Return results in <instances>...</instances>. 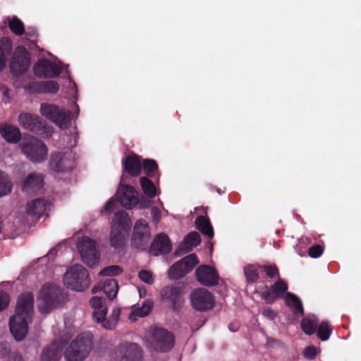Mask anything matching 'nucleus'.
<instances>
[{"instance_id": "nucleus-1", "label": "nucleus", "mask_w": 361, "mask_h": 361, "mask_svg": "<svg viewBox=\"0 0 361 361\" xmlns=\"http://www.w3.org/2000/svg\"><path fill=\"white\" fill-rule=\"evenodd\" d=\"M34 307L32 294H22L16 304V314L10 318V331L16 341H22L28 331V324L32 320Z\"/></svg>"}, {"instance_id": "nucleus-2", "label": "nucleus", "mask_w": 361, "mask_h": 361, "mask_svg": "<svg viewBox=\"0 0 361 361\" xmlns=\"http://www.w3.org/2000/svg\"><path fill=\"white\" fill-rule=\"evenodd\" d=\"M18 147L22 154L32 163H42L47 158V147L42 140L32 135L25 136Z\"/></svg>"}, {"instance_id": "nucleus-3", "label": "nucleus", "mask_w": 361, "mask_h": 361, "mask_svg": "<svg viewBox=\"0 0 361 361\" xmlns=\"http://www.w3.org/2000/svg\"><path fill=\"white\" fill-rule=\"evenodd\" d=\"M92 347V336L86 332L78 336L64 353L66 361H83L90 354Z\"/></svg>"}, {"instance_id": "nucleus-4", "label": "nucleus", "mask_w": 361, "mask_h": 361, "mask_svg": "<svg viewBox=\"0 0 361 361\" xmlns=\"http://www.w3.org/2000/svg\"><path fill=\"white\" fill-rule=\"evenodd\" d=\"M61 290L53 282H47L42 285L38 296V308L41 313L46 314L55 308L60 302Z\"/></svg>"}, {"instance_id": "nucleus-5", "label": "nucleus", "mask_w": 361, "mask_h": 361, "mask_svg": "<svg viewBox=\"0 0 361 361\" xmlns=\"http://www.w3.org/2000/svg\"><path fill=\"white\" fill-rule=\"evenodd\" d=\"M131 226L132 221L128 214L125 212L116 214L111 225L109 239L112 247L118 248L124 244L126 235L130 230Z\"/></svg>"}, {"instance_id": "nucleus-6", "label": "nucleus", "mask_w": 361, "mask_h": 361, "mask_svg": "<svg viewBox=\"0 0 361 361\" xmlns=\"http://www.w3.org/2000/svg\"><path fill=\"white\" fill-rule=\"evenodd\" d=\"M64 285L76 291H82L90 285V279L87 270L81 264L69 267L63 276Z\"/></svg>"}, {"instance_id": "nucleus-7", "label": "nucleus", "mask_w": 361, "mask_h": 361, "mask_svg": "<svg viewBox=\"0 0 361 361\" xmlns=\"http://www.w3.org/2000/svg\"><path fill=\"white\" fill-rule=\"evenodd\" d=\"M76 248L82 261L88 267H92L99 264L100 255L97 242L87 236L78 240Z\"/></svg>"}, {"instance_id": "nucleus-8", "label": "nucleus", "mask_w": 361, "mask_h": 361, "mask_svg": "<svg viewBox=\"0 0 361 361\" xmlns=\"http://www.w3.org/2000/svg\"><path fill=\"white\" fill-rule=\"evenodd\" d=\"M146 345L156 351L166 352L173 346V336L164 329L154 328L150 330Z\"/></svg>"}, {"instance_id": "nucleus-9", "label": "nucleus", "mask_w": 361, "mask_h": 361, "mask_svg": "<svg viewBox=\"0 0 361 361\" xmlns=\"http://www.w3.org/2000/svg\"><path fill=\"white\" fill-rule=\"evenodd\" d=\"M18 121L23 128L42 137H49L52 135V128L48 126L37 115L22 113L18 116Z\"/></svg>"}, {"instance_id": "nucleus-10", "label": "nucleus", "mask_w": 361, "mask_h": 361, "mask_svg": "<svg viewBox=\"0 0 361 361\" xmlns=\"http://www.w3.org/2000/svg\"><path fill=\"white\" fill-rule=\"evenodd\" d=\"M39 112L43 116L51 120L61 129H67L71 125L69 113L64 109H59L54 104H42Z\"/></svg>"}, {"instance_id": "nucleus-11", "label": "nucleus", "mask_w": 361, "mask_h": 361, "mask_svg": "<svg viewBox=\"0 0 361 361\" xmlns=\"http://www.w3.org/2000/svg\"><path fill=\"white\" fill-rule=\"evenodd\" d=\"M111 361H142L141 348L134 343H126L120 345L111 355Z\"/></svg>"}, {"instance_id": "nucleus-12", "label": "nucleus", "mask_w": 361, "mask_h": 361, "mask_svg": "<svg viewBox=\"0 0 361 361\" xmlns=\"http://www.w3.org/2000/svg\"><path fill=\"white\" fill-rule=\"evenodd\" d=\"M30 65L29 54L23 47L16 48L10 63L11 73L16 76L23 75Z\"/></svg>"}, {"instance_id": "nucleus-13", "label": "nucleus", "mask_w": 361, "mask_h": 361, "mask_svg": "<svg viewBox=\"0 0 361 361\" xmlns=\"http://www.w3.org/2000/svg\"><path fill=\"white\" fill-rule=\"evenodd\" d=\"M151 235L150 228L146 220L138 219L135 225L131 243L137 249H144L149 243Z\"/></svg>"}, {"instance_id": "nucleus-14", "label": "nucleus", "mask_w": 361, "mask_h": 361, "mask_svg": "<svg viewBox=\"0 0 361 361\" xmlns=\"http://www.w3.org/2000/svg\"><path fill=\"white\" fill-rule=\"evenodd\" d=\"M190 299L192 307L198 311L210 310L214 305L213 295L205 288H198L192 291Z\"/></svg>"}, {"instance_id": "nucleus-15", "label": "nucleus", "mask_w": 361, "mask_h": 361, "mask_svg": "<svg viewBox=\"0 0 361 361\" xmlns=\"http://www.w3.org/2000/svg\"><path fill=\"white\" fill-rule=\"evenodd\" d=\"M115 196L121 206L126 209H131L138 203L137 191L128 185L121 184Z\"/></svg>"}, {"instance_id": "nucleus-16", "label": "nucleus", "mask_w": 361, "mask_h": 361, "mask_svg": "<svg viewBox=\"0 0 361 361\" xmlns=\"http://www.w3.org/2000/svg\"><path fill=\"white\" fill-rule=\"evenodd\" d=\"M49 166L56 172L70 171L74 167V158L71 153H53L51 156Z\"/></svg>"}, {"instance_id": "nucleus-17", "label": "nucleus", "mask_w": 361, "mask_h": 361, "mask_svg": "<svg viewBox=\"0 0 361 361\" xmlns=\"http://www.w3.org/2000/svg\"><path fill=\"white\" fill-rule=\"evenodd\" d=\"M33 71L37 77L54 78L61 73V67L47 59H40L34 65Z\"/></svg>"}, {"instance_id": "nucleus-18", "label": "nucleus", "mask_w": 361, "mask_h": 361, "mask_svg": "<svg viewBox=\"0 0 361 361\" xmlns=\"http://www.w3.org/2000/svg\"><path fill=\"white\" fill-rule=\"evenodd\" d=\"M172 245L168 235L161 233L155 235L149 247V253L154 256L165 255L171 252Z\"/></svg>"}, {"instance_id": "nucleus-19", "label": "nucleus", "mask_w": 361, "mask_h": 361, "mask_svg": "<svg viewBox=\"0 0 361 361\" xmlns=\"http://www.w3.org/2000/svg\"><path fill=\"white\" fill-rule=\"evenodd\" d=\"M196 279L201 284L212 286L217 283L219 276L216 270L208 265H201L195 271Z\"/></svg>"}, {"instance_id": "nucleus-20", "label": "nucleus", "mask_w": 361, "mask_h": 361, "mask_svg": "<svg viewBox=\"0 0 361 361\" xmlns=\"http://www.w3.org/2000/svg\"><path fill=\"white\" fill-rule=\"evenodd\" d=\"M43 185V176L41 173H31L24 180L22 190L25 193H33L39 191Z\"/></svg>"}, {"instance_id": "nucleus-21", "label": "nucleus", "mask_w": 361, "mask_h": 361, "mask_svg": "<svg viewBox=\"0 0 361 361\" xmlns=\"http://www.w3.org/2000/svg\"><path fill=\"white\" fill-rule=\"evenodd\" d=\"M0 135L6 142L12 144L18 143L21 139L20 129L7 123L0 124Z\"/></svg>"}, {"instance_id": "nucleus-22", "label": "nucleus", "mask_w": 361, "mask_h": 361, "mask_svg": "<svg viewBox=\"0 0 361 361\" xmlns=\"http://www.w3.org/2000/svg\"><path fill=\"white\" fill-rule=\"evenodd\" d=\"M101 290H103V292L110 300H113L117 295L118 290V283L115 279H105L103 281L99 282L92 288V293H95Z\"/></svg>"}, {"instance_id": "nucleus-23", "label": "nucleus", "mask_w": 361, "mask_h": 361, "mask_svg": "<svg viewBox=\"0 0 361 361\" xmlns=\"http://www.w3.org/2000/svg\"><path fill=\"white\" fill-rule=\"evenodd\" d=\"M63 345L55 341L45 348L41 355V361H58L61 356Z\"/></svg>"}, {"instance_id": "nucleus-24", "label": "nucleus", "mask_w": 361, "mask_h": 361, "mask_svg": "<svg viewBox=\"0 0 361 361\" xmlns=\"http://www.w3.org/2000/svg\"><path fill=\"white\" fill-rule=\"evenodd\" d=\"M287 284L279 280L276 282L265 293L262 294V298L267 303L273 302L276 298L281 296L282 294L287 290Z\"/></svg>"}, {"instance_id": "nucleus-25", "label": "nucleus", "mask_w": 361, "mask_h": 361, "mask_svg": "<svg viewBox=\"0 0 361 361\" xmlns=\"http://www.w3.org/2000/svg\"><path fill=\"white\" fill-rule=\"evenodd\" d=\"M153 306V302L150 300H145L142 305H134L131 307V313L128 316V319L131 322H135L138 317H144L150 312Z\"/></svg>"}, {"instance_id": "nucleus-26", "label": "nucleus", "mask_w": 361, "mask_h": 361, "mask_svg": "<svg viewBox=\"0 0 361 361\" xmlns=\"http://www.w3.org/2000/svg\"><path fill=\"white\" fill-rule=\"evenodd\" d=\"M125 170L132 176L140 175L142 169L141 162L137 155H132L126 157L123 161Z\"/></svg>"}, {"instance_id": "nucleus-27", "label": "nucleus", "mask_w": 361, "mask_h": 361, "mask_svg": "<svg viewBox=\"0 0 361 361\" xmlns=\"http://www.w3.org/2000/svg\"><path fill=\"white\" fill-rule=\"evenodd\" d=\"M284 300L287 306L293 311L295 315L303 314V308L300 299L294 294L287 293L284 296Z\"/></svg>"}, {"instance_id": "nucleus-28", "label": "nucleus", "mask_w": 361, "mask_h": 361, "mask_svg": "<svg viewBox=\"0 0 361 361\" xmlns=\"http://www.w3.org/2000/svg\"><path fill=\"white\" fill-rule=\"evenodd\" d=\"M32 87L39 89V91L49 93H56L59 90V85L53 80L46 81L41 84H38L37 82L32 83L30 85L25 87V89L27 92H31Z\"/></svg>"}, {"instance_id": "nucleus-29", "label": "nucleus", "mask_w": 361, "mask_h": 361, "mask_svg": "<svg viewBox=\"0 0 361 361\" xmlns=\"http://www.w3.org/2000/svg\"><path fill=\"white\" fill-rule=\"evenodd\" d=\"M180 290L175 286H166L161 291L162 299L173 304L174 305L180 300Z\"/></svg>"}, {"instance_id": "nucleus-30", "label": "nucleus", "mask_w": 361, "mask_h": 361, "mask_svg": "<svg viewBox=\"0 0 361 361\" xmlns=\"http://www.w3.org/2000/svg\"><path fill=\"white\" fill-rule=\"evenodd\" d=\"M46 209V204L42 200H35L28 202L26 212L27 213L35 217H39L42 216Z\"/></svg>"}, {"instance_id": "nucleus-31", "label": "nucleus", "mask_w": 361, "mask_h": 361, "mask_svg": "<svg viewBox=\"0 0 361 361\" xmlns=\"http://www.w3.org/2000/svg\"><path fill=\"white\" fill-rule=\"evenodd\" d=\"M195 225L197 228L203 234L207 235L210 238H213V228L208 219H206L202 216H199L195 219Z\"/></svg>"}, {"instance_id": "nucleus-32", "label": "nucleus", "mask_w": 361, "mask_h": 361, "mask_svg": "<svg viewBox=\"0 0 361 361\" xmlns=\"http://www.w3.org/2000/svg\"><path fill=\"white\" fill-rule=\"evenodd\" d=\"M12 188V181L8 174L0 170V197L9 195Z\"/></svg>"}, {"instance_id": "nucleus-33", "label": "nucleus", "mask_w": 361, "mask_h": 361, "mask_svg": "<svg viewBox=\"0 0 361 361\" xmlns=\"http://www.w3.org/2000/svg\"><path fill=\"white\" fill-rule=\"evenodd\" d=\"M201 242L200 235L197 232L192 231L188 234L181 245L184 247L185 252L190 251L193 247L198 245Z\"/></svg>"}, {"instance_id": "nucleus-34", "label": "nucleus", "mask_w": 361, "mask_h": 361, "mask_svg": "<svg viewBox=\"0 0 361 361\" xmlns=\"http://www.w3.org/2000/svg\"><path fill=\"white\" fill-rule=\"evenodd\" d=\"M317 322L318 321L314 315H307L302 320L301 328L305 334L312 335L316 331Z\"/></svg>"}, {"instance_id": "nucleus-35", "label": "nucleus", "mask_w": 361, "mask_h": 361, "mask_svg": "<svg viewBox=\"0 0 361 361\" xmlns=\"http://www.w3.org/2000/svg\"><path fill=\"white\" fill-rule=\"evenodd\" d=\"M184 266H183L180 260L173 264L168 271V274L171 279H178L187 274Z\"/></svg>"}, {"instance_id": "nucleus-36", "label": "nucleus", "mask_w": 361, "mask_h": 361, "mask_svg": "<svg viewBox=\"0 0 361 361\" xmlns=\"http://www.w3.org/2000/svg\"><path fill=\"white\" fill-rule=\"evenodd\" d=\"M140 185L144 193L149 197L152 198L157 194V190L154 184L147 178H140Z\"/></svg>"}, {"instance_id": "nucleus-37", "label": "nucleus", "mask_w": 361, "mask_h": 361, "mask_svg": "<svg viewBox=\"0 0 361 361\" xmlns=\"http://www.w3.org/2000/svg\"><path fill=\"white\" fill-rule=\"evenodd\" d=\"M12 50L11 40L8 37H3L0 41V57L4 59V68L6 66V57Z\"/></svg>"}, {"instance_id": "nucleus-38", "label": "nucleus", "mask_w": 361, "mask_h": 361, "mask_svg": "<svg viewBox=\"0 0 361 361\" xmlns=\"http://www.w3.org/2000/svg\"><path fill=\"white\" fill-rule=\"evenodd\" d=\"M8 26L10 30L17 35H21L25 32L23 22L15 16L8 19Z\"/></svg>"}, {"instance_id": "nucleus-39", "label": "nucleus", "mask_w": 361, "mask_h": 361, "mask_svg": "<svg viewBox=\"0 0 361 361\" xmlns=\"http://www.w3.org/2000/svg\"><path fill=\"white\" fill-rule=\"evenodd\" d=\"M120 314L121 310L119 308H114L112 310L111 314L110 315V317L107 318L108 319L106 320V322H105V323L103 324V327L106 329H114L118 323Z\"/></svg>"}, {"instance_id": "nucleus-40", "label": "nucleus", "mask_w": 361, "mask_h": 361, "mask_svg": "<svg viewBox=\"0 0 361 361\" xmlns=\"http://www.w3.org/2000/svg\"><path fill=\"white\" fill-rule=\"evenodd\" d=\"M123 272V269L118 265H111L104 268L99 272L102 276H116Z\"/></svg>"}, {"instance_id": "nucleus-41", "label": "nucleus", "mask_w": 361, "mask_h": 361, "mask_svg": "<svg viewBox=\"0 0 361 361\" xmlns=\"http://www.w3.org/2000/svg\"><path fill=\"white\" fill-rule=\"evenodd\" d=\"M180 262L184 266L187 272H189L192 269L198 264V259L195 254H190L185 257L180 259Z\"/></svg>"}, {"instance_id": "nucleus-42", "label": "nucleus", "mask_w": 361, "mask_h": 361, "mask_svg": "<svg viewBox=\"0 0 361 361\" xmlns=\"http://www.w3.org/2000/svg\"><path fill=\"white\" fill-rule=\"evenodd\" d=\"M331 329L327 322H322L318 328L317 336L322 341H326L330 337Z\"/></svg>"}, {"instance_id": "nucleus-43", "label": "nucleus", "mask_w": 361, "mask_h": 361, "mask_svg": "<svg viewBox=\"0 0 361 361\" xmlns=\"http://www.w3.org/2000/svg\"><path fill=\"white\" fill-rule=\"evenodd\" d=\"M107 307H105L102 309L94 310L93 318L97 323H101L103 326V324L108 319L106 318Z\"/></svg>"}, {"instance_id": "nucleus-44", "label": "nucleus", "mask_w": 361, "mask_h": 361, "mask_svg": "<svg viewBox=\"0 0 361 361\" xmlns=\"http://www.w3.org/2000/svg\"><path fill=\"white\" fill-rule=\"evenodd\" d=\"M158 166L155 161L145 159L143 161V169L147 176H152L157 169Z\"/></svg>"}, {"instance_id": "nucleus-45", "label": "nucleus", "mask_w": 361, "mask_h": 361, "mask_svg": "<svg viewBox=\"0 0 361 361\" xmlns=\"http://www.w3.org/2000/svg\"><path fill=\"white\" fill-rule=\"evenodd\" d=\"M244 272L246 278L250 281H255L258 279V273L257 269L254 265H247L244 269Z\"/></svg>"}, {"instance_id": "nucleus-46", "label": "nucleus", "mask_w": 361, "mask_h": 361, "mask_svg": "<svg viewBox=\"0 0 361 361\" xmlns=\"http://www.w3.org/2000/svg\"><path fill=\"white\" fill-rule=\"evenodd\" d=\"M104 302L105 300L103 298L97 296H94L90 300V304L94 310L105 307Z\"/></svg>"}, {"instance_id": "nucleus-47", "label": "nucleus", "mask_w": 361, "mask_h": 361, "mask_svg": "<svg viewBox=\"0 0 361 361\" xmlns=\"http://www.w3.org/2000/svg\"><path fill=\"white\" fill-rule=\"evenodd\" d=\"M139 278L141 281L148 284H152L154 282L152 274L150 271L147 270H142L139 272Z\"/></svg>"}, {"instance_id": "nucleus-48", "label": "nucleus", "mask_w": 361, "mask_h": 361, "mask_svg": "<svg viewBox=\"0 0 361 361\" xmlns=\"http://www.w3.org/2000/svg\"><path fill=\"white\" fill-rule=\"evenodd\" d=\"M317 355V349L314 346H308L303 350V355L308 360H313Z\"/></svg>"}, {"instance_id": "nucleus-49", "label": "nucleus", "mask_w": 361, "mask_h": 361, "mask_svg": "<svg viewBox=\"0 0 361 361\" xmlns=\"http://www.w3.org/2000/svg\"><path fill=\"white\" fill-rule=\"evenodd\" d=\"M10 298L5 292H0V311L4 310L8 306Z\"/></svg>"}, {"instance_id": "nucleus-50", "label": "nucleus", "mask_w": 361, "mask_h": 361, "mask_svg": "<svg viewBox=\"0 0 361 361\" xmlns=\"http://www.w3.org/2000/svg\"><path fill=\"white\" fill-rule=\"evenodd\" d=\"M308 253L311 257L317 258L322 255L323 253V249L320 245L313 246L309 249Z\"/></svg>"}, {"instance_id": "nucleus-51", "label": "nucleus", "mask_w": 361, "mask_h": 361, "mask_svg": "<svg viewBox=\"0 0 361 361\" xmlns=\"http://www.w3.org/2000/svg\"><path fill=\"white\" fill-rule=\"evenodd\" d=\"M264 269L267 275L271 278L274 277L279 274L278 269L275 265H265L264 266Z\"/></svg>"}, {"instance_id": "nucleus-52", "label": "nucleus", "mask_w": 361, "mask_h": 361, "mask_svg": "<svg viewBox=\"0 0 361 361\" xmlns=\"http://www.w3.org/2000/svg\"><path fill=\"white\" fill-rule=\"evenodd\" d=\"M151 215L154 223L158 224L161 219V210L157 207H153L151 209Z\"/></svg>"}, {"instance_id": "nucleus-53", "label": "nucleus", "mask_w": 361, "mask_h": 361, "mask_svg": "<svg viewBox=\"0 0 361 361\" xmlns=\"http://www.w3.org/2000/svg\"><path fill=\"white\" fill-rule=\"evenodd\" d=\"M262 314L268 318V319H273L274 317H275V313L274 312L273 310H271L270 308L269 307H267V308H264L262 311Z\"/></svg>"}, {"instance_id": "nucleus-54", "label": "nucleus", "mask_w": 361, "mask_h": 361, "mask_svg": "<svg viewBox=\"0 0 361 361\" xmlns=\"http://www.w3.org/2000/svg\"><path fill=\"white\" fill-rule=\"evenodd\" d=\"M115 205V200L111 198L109 200L104 206V210L107 212H112Z\"/></svg>"}, {"instance_id": "nucleus-55", "label": "nucleus", "mask_w": 361, "mask_h": 361, "mask_svg": "<svg viewBox=\"0 0 361 361\" xmlns=\"http://www.w3.org/2000/svg\"><path fill=\"white\" fill-rule=\"evenodd\" d=\"M8 361H24L22 356L20 354H13L10 357Z\"/></svg>"}, {"instance_id": "nucleus-56", "label": "nucleus", "mask_w": 361, "mask_h": 361, "mask_svg": "<svg viewBox=\"0 0 361 361\" xmlns=\"http://www.w3.org/2000/svg\"><path fill=\"white\" fill-rule=\"evenodd\" d=\"M36 34H37V31L35 29H34V28L28 29L27 35H29L30 36H35V35H36Z\"/></svg>"}, {"instance_id": "nucleus-57", "label": "nucleus", "mask_w": 361, "mask_h": 361, "mask_svg": "<svg viewBox=\"0 0 361 361\" xmlns=\"http://www.w3.org/2000/svg\"><path fill=\"white\" fill-rule=\"evenodd\" d=\"M4 61L3 58L0 57V73L4 70Z\"/></svg>"}, {"instance_id": "nucleus-58", "label": "nucleus", "mask_w": 361, "mask_h": 361, "mask_svg": "<svg viewBox=\"0 0 361 361\" xmlns=\"http://www.w3.org/2000/svg\"><path fill=\"white\" fill-rule=\"evenodd\" d=\"M74 112L76 115V117H78V116L79 115V113H80V109H79L78 105H77V104H75L74 106Z\"/></svg>"}, {"instance_id": "nucleus-59", "label": "nucleus", "mask_w": 361, "mask_h": 361, "mask_svg": "<svg viewBox=\"0 0 361 361\" xmlns=\"http://www.w3.org/2000/svg\"><path fill=\"white\" fill-rule=\"evenodd\" d=\"M37 261H42V262H47V256L42 257L41 258H39L37 259Z\"/></svg>"}, {"instance_id": "nucleus-60", "label": "nucleus", "mask_w": 361, "mask_h": 361, "mask_svg": "<svg viewBox=\"0 0 361 361\" xmlns=\"http://www.w3.org/2000/svg\"><path fill=\"white\" fill-rule=\"evenodd\" d=\"M75 142H76V140H75V137L74 138V140H73V142H71L69 144L70 147H73L75 145Z\"/></svg>"}, {"instance_id": "nucleus-61", "label": "nucleus", "mask_w": 361, "mask_h": 361, "mask_svg": "<svg viewBox=\"0 0 361 361\" xmlns=\"http://www.w3.org/2000/svg\"><path fill=\"white\" fill-rule=\"evenodd\" d=\"M36 264V262H33V264H32L30 267H29V269H32V267L35 266V264Z\"/></svg>"}, {"instance_id": "nucleus-62", "label": "nucleus", "mask_w": 361, "mask_h": 361, "mask_svg": "<svg viewBox=\"0 0 361 361\" xmlns=\"http://www.w3.org/2000/svg\"><path fill=\"white\" fill-rule=\"evenodd\" d=\"M54 252V250L49 251L48 256L52 255Z\"/></svg>"}]
</instances>
